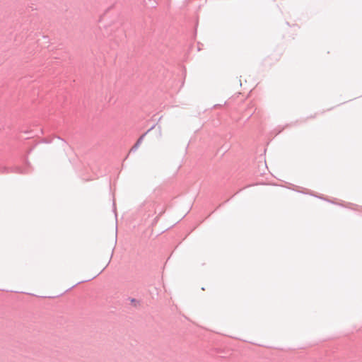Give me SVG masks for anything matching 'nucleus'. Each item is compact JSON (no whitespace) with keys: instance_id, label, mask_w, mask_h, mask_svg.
<instances>
[{"instance_id":"nucleus-1","label":"nucleus","mask_w":362,"mask_h":362,"mask_svg":"<svg viewBox=\"0 0 362 362\" xmlns=\"http://www.w3.org/2000/svg\"><path fill=\"white\" fill-rule=\"evenodd\" d=\"M110 262V259H107V260H105L100 267L99 268L97 269V271L93 274L92 278H95L96 276H98L99 274H100L102 272V271H103V269L107 266V264H109Z\"/></svg>"}]
</instances>
